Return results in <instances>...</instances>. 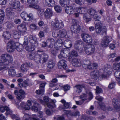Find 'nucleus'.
<instances>
[{"instance_id":"obj_1","label":"nucleus","mask_w":120,"mask_h":120,"mask_svg":"<svg viewBox=\"0 0 120 120\" xmlns=\"http://www.w3.org/2000/svg\"><path fill=\"white\" fill-rule=\"evenodd\" d=\"M82 66L85 69H87L90 70L96 69L98 67L97 63H91L90 61L89 60H83Z\"/></svg>"},{"instance_id":"obj_2","label":"nucleus","mask_w":120,"mask_h":120,"mask_svg":"<svg viewBox=\"0 0 120 120\" xmlns=\"http://www.w3.org/2000/svg\"><path fill=\"white\" fill-rule=\"evenodd\" d=\"M13 60L12 57L10 55L7 54H3L0 57V63H2L4 65L8 64Z\"/></svg>"},{"instance_id":"obj_3","label":"nucleus","mask_w":120,"mask_h":120,"mask_svg":"<svg viewBox=\"0 0 120 120\" xmlns=\"http://www.w3.org/2000/svg\"><path fill=\"white\" fill-rule=\"evenodd\" d=\"M51 24L54 27L58 29L61 28L64 26L63 22L61 20H58L56 18L52 20Z\"/></svg>"},{"instance_id":"obj_4","label":"nucleus","mask_w":120,"mask_h":120,"mask_svg":"<svg viewBox=\"0 0 120 120\" xmlns=\"http://www.w3.org/2000/svg\"><path fill=\"white\" fill-rule=\"evenodd\" d=\"M95 50L94 45L91 44L86 45L85 48V51L87 55H91L93 54Z\"/></svg>"},{"instance_id":"obj_5","label":"nucleus","mask_w":120,"mask_h":120,"mask_svg":"<svg viewBox=\"0 0 120 120\" xmlns=\"http://www.w3.org/2000/svg\"><path fill=\"white\" fill-rule=\"evenodd\" d=\"M14 94L16 95V98L18 100H22L25 97V93L24 90L22 89L19 90V91L17 90H15Z\"/></svg>"},{"instance_id":"obj_6","label":"nucleus","mask_w":120,"mask_h":120,"mask_svg":"<svg viewBox=\"0 0 120 120\" xmlns=\"http://www.w3.org/2000/svg\"><path fill=\"white\" fill-rule=\"evenodd\" d=\"M61 53L58 56L60 60L58 63V67L59 69H61L62 68L66 70L68 68V66L66 64L67 61L63 59H61Z\"/></svg>"},{"instance_id":"obj_7","label":"nucleus","mask_w":120,"mask_h":120,"mask_svg":"<svg viewBox=\"0 0 120 120\" xmlns=\"http://www.w3.org/2000/svg\"><path fill=\"white\" fill-rule=\"evenodd\" d=\"M111 69V66L110 65L105 66L103 69V72L101 75L102 77L104 78L110 75L112 73L110 71Z\"/></svg>"},{"instance_id":"obj_8","label":"nucleus","mask_w":120,"mask_h":120,"mask_svg":"<svg viewBox=\"0 0 120 120\" xmlns=\"http://www.w3.org/2000/svg\"><path fill=\"white\" fill-rule=\"evenodd\" d=\"M15 47V42L13 41H10L7 44V49L8 52H13Z\"/></svg>"},{"instance_id":"obj_9","label":"nucleus","mask_w":120,"mask_h":120,"mask_svg":"<svg viewBox=\"0 0 120 120\" xmlns=\"http://www.w3.org/2000/svg\"><path fill=\"white\" fill-rule=\"evenodd\" d=\"M96 31L97 33H100L101 31L103 33L106 35V29L104 28L102 29L101 24L99 22H98L95 24Z\"/></svg>"},{"instance_id":"obj_10","label":"nucleus","mask_w":120,"mask_h":120,"mask_svg":"<svg viewBox=\"0 0 120 120\" xmlns=\"http://www.w3.org/2000/svg\"><path fill=\"white\" fill-rule=\"evenodd\" d=\"M29 40L31 44L33 46L36 47L38 46V43L37 41V39L36 37L32 35H30L29 36Z\"/></svg>"},{"instance_id":"obj_11","label":"nucleus","mask_w":120,"mask_h":120,"mask_svg":"<svg viewBox=\"0 0 120 120\" xmlns=\"http://www.w3.org/2000/svg\"><path fill=\"white\" fill-rule=\"evenodd\" d=\"M82 43V41L78 40L77 41L75 45V49L79 52H81L83 51V48L81 47Z\"/></svg>"},{"instance_id":"obj_12","label":"nucleus","mask_w":120,"mask_h":120,"mask_svg":"<svg viewBox=\"0 0 120 120\" xmlns=\"http://www.w3.org/2000/svg\"><path fill=\"white\" fill-rule=\"evenodd\" d=\"M32 104L31 101L29 100L27 101L26 103L23 102H21L20 104V106L26 110H28L30 108V106H31Z\"/></svg>"},{"instance_id":"obj_13","label":"nucleus","mask_w":120,"mask_h":120,"mask_svg":"<svg viewBox=\"0 0 120 120\" xmlns=\"http://www.w3.org/2000/svg\"><path fill=\"white\" fill-rule=\"evenodd\" d=\"M71 28L72 31L75 33H78L80 31V27L78 24H76L73 25L71 26Z\"/></svg>"},{"instance_id":"obj_14","label":"nucleus","mask_w":120,"mask_h":120,"mask_svg":"<svg viewBox=\"0 0 120 120\" xmlns=\"http://www.w3.org/2000/svg\"><path fill=\"white\" fill-rule=\"evenodd\" d=\"M45 16L47 19H50L52 16L53 12L51 9L47 8L45 12Z\"/></svg>"},{"instance_id":"obj_15","label":"nucleus","mask_w":120,"mask_h":120,"mask_svg":"<svg viewBox=\"0 0 120 120\" xmlns=\"http://www.w3.org/2000/svg\"><path fill=\"white\" fill-rule=\"evenodd\" d=\"M15 0H11L9 4L12 7V9H16L19 7L20 4L19 1H17L15 2Z\"/></svg>"},{"instance_id":"obj_16","label":"nucleus","mask_w":120,"mask_h":120,"mask_svg":"<svg viewBox=\"0 0 120 120\" xmlns=\"http://www.w3.org/2000/svg\"><path fill=\"white\" fill-rule=\"evenodd\" d=\"M67 31L64 29H62L60 30L59 31V37L61 38H68L69 36L67 34Z\"/></svg>"},{"instance_id":"obj_17","label":"nucleus","mask_w":120,"mask_h":120,"mask_svg":"<svg viewBox=\"0 0 120 120\" xmlns=\"http://www.w3.org/2000/svg\"><path fill=\"white\" fill-rule=\"evenodd\" d=\"M5 110L6 111L5 114L7 115H8V114H11L12 111L10 110L8 107L2 106L0 108V111L1 112H4Z\"/></svg>"},{"instance_id":"obj_18","label":"nucleus","mask_w":120,"mask_h":120,"mask_svg":"<svg viewBox=\"0 0 120 120\" xmlns=\"http://www.w3.org/2000/svg\"><path fill=\"white\" fill-rule=\"evenodd\" d=\"M56 100H51L50 102H48L45 106H46L47 107L49 108L52 109L56 107V105L55 103L56 102Z\"/></svg>"},{"instance_id":"obj_19","label":"nucleus","mask_w":120,"mask_h":120,"mask_svg":"<svg viewBox=\"0 0 120 120\" xmlns=\"http://www.w3.org/2000/svg\"><path fill=\"white\" fill-rule=\"evenodd\" d=\"M63 41L61 39H59L57 40L54 44V47L55 48H59V49L62 45Z\"/></svg>"},{"instance_id":"obj_20","label":"nucleus","mask_w":120,"mask_h":120,"mask_svg":"<svg viewBox=\"0 0 120 120\" xmlns=\"http://www.w3.org/2000/svg\"><path fill=\"white\" fill-rule=\"evenodd\" d=\"M51 100H49V98L48 96H45L44 97L43 101L41 99H40L39 101L41 104L45 106L48 103V102H50Z\"/></svg>"},{"instance_id":"obj_21","label":"nucleus","mask_w":120,"mask_h":120,"mask_svg":"<svg viewBox=\"0 0 120 120\" xmlns=\"http://www.w3.org/2000/svg\"><path fill=\"white\" fill-rule=\"evenodd\" d=\"M64 113L68 116L70 115L71 116H79V112L76 111L75 112H71V111L64 110Z\"/></svg>"},{"instance_id":"obj_22","label":"nucleus","mask_w":120,"mask_h":120,"mask_svg":"<svg viewBox=\"0 0 120 120\" xmlns=\"http://www.w3.org/2000/svg\"><path fill=\"white\" fill-rule=\"evenodd\" d=\"M65 12L68 14L70 15L73 14L74 11L73 9V7L70 6L66 7L65 9Z\"/></svg>"},{"instance_id":"obj_23","label":"nucleus","mask_w":120,"mask_h":120,"mask_svg":"<svg viewBox=\"0 0 120 120\" xmlns=\"http://www.w3.org/2000/svg\"><path fill=\"white\" fill-rule=\"evenodd\" d=\"M12 8L11 7L8 8L6 10L7 14L10 17L12 18L14 15V13L12 10Z\"/></svg>"},{"instance_id":"obj_24","label":"nucleus","mask_w":120,"mask_h":120,"mask_svg":"<svg viewBox=\"0 0 120 120\" xmlns=\"http://www.w3.org/2000/svg\"><path fill=\"white\" fill-rule=\"evenodd\" d=\"M72 64V65L76 67H79L81 65L80 61L76 59H74L73 60Z\"/></svg>"},{"instance_id":"obj_25","label":"nucleus","mask_w":120,"mask_h":120,"mask_svg":"<svg viewBox=\"0 0 120 120\" xmlns=\"http://www.w3.org/2000/svg\"><path fill=\"white\" fill-rule=\"evenodd\" d=\"M41 63L43 64L46 62L48 60L49 58L48 55L44 53L41 55Z\"/></svg>"},{"instance_id":"obj_26","label":"nucleus","mask_w":120,"mask_h":120,"mask_svg":"<svg viewBox=\"0 0 120 120\" xmlns=\"http://www.w3.org/2000/svg\"><path fill=\"white\" fill-rule=\"evenodd\" d=\"M15 49L19 52L22 51L23 49V46L22 45L20 44L18 42H15Z\"/></svg>"},{"instance_id":"obj_27","label":"nucleus","mask_w":120,"mask_h":120,"mask_svg":"<svg viewBox=\"0 0 120 120\" xmlns=\"http://www.w3.org/2000/svg\"><path fill=\"white\" fill-rule=\"evenodd\" d=\"M41 54H35L34 58V61L38 64L41 63Z\"/></svg>"},{"instance_id":"obj_28","label":"nucleus","mask_w":120,"mask_h":120,"mask_svg":"<svg viewBox=\"0 0 120 120\" xmlns=\"http://www.w3.org/2000/svg\"><path fill=\"white\" fill-rule=\"evenodd\" d=\"M18 30L20 32L23 33L26 32V27L25 25L22 24L19 25L17 27Z\"/></svg>"},{"instance_id":"obj_29","label":"nucleus","mask_w":120,"mask_h":120,"mask_svg":"<svg viewBox=\"0 0 120 120\" xmlns=\"http://www.w3.org/2000/svg\"><path fill=\"white\" fill-rule=\"evenodd\" d=\"M69 0H60L59 3L62 7H64L68 6L70 4Z\"/></svg>"},{"instance_id":"obj_30","label":"nucleus","mask_w":120,"mask_h":120,"mask_svg":"<svg viewBox=\"0 0 120 120\" xmlns=\"http://www.w3.org/2000/svg\"><path fill=\"white\" fill-rule=\"evenodd\" d=\"M76 11L77 12L80 14H83V15L86 13L87 11L86 9L83 8H77Z\"/></svg>"},{"instance_id":"obj_31","label":"nucleus","mask_w":120,"mask_h":120,"mask_svg":"<svg viewBox=\"0 0 120 120\" xmlns=\"http://www.w3.org/2000/svg\"><path fill=\"white\" fill-rule=\"evenodd\" d=\"M20 68L22 71L23 72H26L28 69V64L26 63L22 64Z\"/></svg>"},{"instance_id":"obj_32","label":"nucleus","mask_w":120,"mask_h":120,"mask_svg":"<svg viewBox=\"0 0 120 120\" xmlns=\"http://www.w3.org/2000/svg\"><path fill=\"white\" fill-rule=\"evenodd\" d=\"M45 3L49 7L52 6L55 4L54 0H45Z\"/></svg>"},{"instance_id":"obj_33","label":"nucleus","mask_w":120,"mask_h":120,"mask_svg":"<svg viewBox=\"0 0 120 120\" xmlns=\"http://www.w3.org/2000/svg\"><path fill=\"white\" fill-rule=\"evenodd\" d=\"M59 50V48H54L49 49L50 52L52 55L54 56H55L57 54Z\"/></svg>"},{"instance_id":"obj_34","label":"nucleus","mask_w":120,"mask_h":120,"mask_svg":"<svg viewBox=\"0 0 120 120\" xmlns=\"http://www.w3.org/2000/svg\"><path fill=\"white\" fill-rule=\"evenodd\" d=\"M64 45L66 48L71 47L72 45L71 41L68 40H65L64 42Z\"/></svg>"},{"instance_id":"obj_35","label":"nucleus","mask_w":120,"mask_h":120,"mask_svg":"<svg viewBox=\"0 0 120 120\" xmlns=\"http://www.w3.org/2000/svg\"><path fill=\"white\" fill-rule=\"evenodd\" d=\"M83 95V96L82 97L83 98L82 99V100L75 101L77 105H82L84 101L87 99V98L86 97V94H84Z\"/></svg>"},{"instance_id":"obj_36","label":"nucleus","mask_w":120,"mask_h":120,"mask_svg":"<svg viewBox=\"0 0 120 120\" xmlns=\"http://www.w3.org/2000/svg\"><path fill=\"white\" fill-rule=\"evenodd\" d=\"M3 36L4 39L9 40L11 38V34L9 32L6 31L3 33Z\"/></svg>"},{"instance_id":"obj_37","label":"nucleus","mask_w":120,"mask_h":120,"mask_svg":"<svg viewBox=\"0 0 120 120\" xmlns=\"http://www.w3.org/2000/svg\"><path fill=\"white\" fill-rule=\"evenodd\" d=\"M83 18L86 22H87L91 20V18L86 13L83 15Z\"/></svg>"},{"instance_id":"obj_38","label":"nucleus","mask_w":120,"mask_h":120,"mask_svg":"<svg viewBox=\"0 0 120 120\" xmlns=\"http://www.w3.org/2000/svg\"><path fill=\"white\" fill-rule=\"evenodd\" d=\"M9 75L10 76L13 77L16 75L15 70L11 68L9 70Z\"/></svg>"},{"instance_id":"obj_39","label":"nucleus","mask_w":120,"mask_h":120,"mask_svg":"<svg viewBox=\"0 0 120 120\" xmlns=\"http://www.w3.org/2000/svg\"><path fill=\"white\" fill-rule=\"evenodd\" d=\"M55 64L52 60H50L49 61L48 65V67L49 69L53 68L55 66Z\"/></svg>"},{"instance_id":"obj_40","label":"nucleus","mask_w":120,"mask_h":120,"mask_svg":"<svg viewBox=\"0 0 120 120\" xmlns=\"http://www.w3.org/2000/svg\"><path fill=\"white\" fill-rule=\"evenodd\" d=\"M28 14L26 12L23 11L20 14V16L21 17L25 20L29 21V19H27L26 17H27Z\"/></svg>"},{"instance_id":"obj_41","label":"nucleus","mask_w":120,"mask_h":120,"mask_svg":"<svg viewBox=\"0 0 120 120\" xmlns=\"http://www.w3.org/2000/svg\"><path fill=\"white\" fill-rule=\"evenodd\" d=\"M6 26L8 29H10L13 27L14 24L11 22L8 21L5 23Z\"/></svg>"},{"instance_id":"obj_42","label":"nucleus","mask_w":120,"mask_h":120,"mask_svg":"<svg viewBox=\"0 0 120 120\" xmlns=\"http://www.w3.org/2000/svg\"><path fill=\"white\" fill-rule=\"evenodd\" d=\"M75 87L76 88V92L79 93L82 91V88L83 87L81 85H79L75 86Z\"/></svg>"},{"instance_id":"obj_43","label":"nucleus","mask_w":120,"mask_h":120,"mask_svg":"<svg viewBox=\"0 0 120 120\" xmlns=\"http://www.w3.org/2000/svg\"><path fill=\"white\" fill-rule=\"evenodd\" d=\"M20 36V33L18 31H15L14 32L13 36L15 39H19Z\"/></svg>"},{"instance_id":"obj_44","label":"nucleus","mask_w":120,"mask_h":120,"mask_svg":"<svg viewBox=\"0 0 120 120\" xmlns=\"http://www.w3.org/2000/svg\"><path fill=\"white\" fill-rule=\"evenodd\" d=\"M35 106H32L31 109L33 111H34L35 112H37L38 111V107H39L40 106V105L37 103H35Z\"/></svg>"},{"instance_id":"obj_45","label":"nucleus","mask_w":120,"mask_h":120,"mask_svg":"<svg viewBox=\"0 0 120 120\" xmlns=\"http://www.w3.org/2000/svg\"><path fill=\"white\" fill-rule=\"evenodd\" d=\"M101 109L104 111L106 109V107L105 104L102 102H100L98 103Z\"/></svg>"},{"instance_id":"obj_46","label":"nucleus","mask_w":120,"mask_h":120,"mask_svg":"<svg viewBox=\"0 0 120 120\" xmlns=\"http://www.w3.org/2000/svg\"><path fill=\"white\" fill-rule=\"evenodd\" d=\"M89 35L88 34L84 33L82 34H81V36L82 38V40L84 41V40H86L88 38Z\"/></svg>"},{"instance_id":"obj_47","label":"nucleus","mask_w":120,"mask_h":120,"mask_svg":"<svg viewBox=\"0 0 120 120\" xmlns=\"http://www.w3.org/2000/svg\"><path fill=\"white\" fill-rule=\"evenodd\" d=\"M34 45H30L26 47V49L29 51H33L35 49L34 48Z\"/></svg>"},{"instance_id":"obj_48","label":"nucleus","mask_w":120,"mask_h":120,"mask_svg":"<svg viewBox=\"0 0 120 120\" xmlns=\"http://www.w3.org/2000/svg\"><path fill=\"white\" fill-rule=\"evenodd\" d=\"M88 11L90 15L92 16H94L96 13L95 11L92 8L89 9Z\"/></svg>"},{"instance_id":"obj_49","label":"nucleus","mask_w":120,"mask_h":120,"mask_svg":"<svg viewBox=\"0 0 120 120\" xmlns=\"http://www.w3.org/2000/svg\"><path fill=\"white\" fill-rule=\"evenodd\" d=\"M55 11L57 13H60L62 11V8L60 6L56 5L54 7Z\"/></svg>"},{"instance_id":"obj_50","label":"nucleus","mask_w":120,"mask_h":120,"mask_svg":"<svg viewBox=\"0 0 120 120\" xmlns=\"http://www.w3.org/2000/svg\"><path fill=\"white\" fill-rule=\"evenodd\" d=\"M98 73L96 71H94L91 72L90 75L92 78L95 79L97 77Z\"/></svg>"},{"instance_id":"obj_51","label":"nucleus","mask_w":120,"mask_h":120,"mask_svg":"<svg viewBox=\"0 0 120 120\" xmlns=\"http://www.w3.org/2000/svg\"><path fill=\"white\" fill-rule=\"evenodd\" d=\"M38 2V0H27V2L31 4H37Z\"/></svg>"},{"instance_id":"obj_52","label":"nucleus","mask_w":120,"mask_h":120,"mask_svg":"<svg viewBox=\"0 0 120 120\" xmlns=\"http://www.w3.org/2000/svg\"><path fill=\"white\" fill-rule=\"evenodd\" d=\"M109 43V41L107 42L106 40H104L102 41L101 45L103 47H106L108 45Z\"/></svg>"},{"instance_id":"obj_53","label":"nucleus","mask_w":120,"mask_h":120,"mask_svg":"<svg viewBox=\"0 0 120 120\" xmlns=\"http://www.w3.org/2000/svg\"><path fill=\"white\" fill-rule=\"evenodd\" d=\"M86 40H84V41L86 43H92V39L90 35L89 36V37Z\"/></svg>"},{"instance_id":"obj_54","label":"nucleus","mask_w":120,"mask_h":120,"mask_svg":"<svg viewBox=\"0 0 120 120\" xmlns=\"http://www.w3.org/2000/svg\"><path fill=\"white\" fill-rule=\"evenodd\" d=\"M30 27L31 29L35 30H38L39 28L38 27L36 26V25L34 24L30 25Z\"/></svg>"},{"instance_id":"obj_55","label":"nucleus","mask_w":120,"mask_h":120,"mask_svg":"<svg viewBox=\"0 0 120 120\" xmlns=\"http://www.w3.org/2000/svg\"><path fill=\"white\" fill-rule=\"evenodd\" d=\"M114 69L116 70L120 69V62L119 63L115 64L114 66Z\"/></svg>"},{"instance_id":"obj_56","label":"nucleus","mask_w":120,"mask_h":120,"mask_svg":"<svg viewBox=\"0 0 120 120\" xmlns=\"http://www.w3.org/2000/svg\"><path fill=\"white\" fill-rule=\"evenodd\" d=\"M37 13L38 15L40 17L41 16L43 15V11L42 9L41 8L38 9L37 10Z\"/></svg>"},{"instance_id":"obj_57","label":"nucleus","mask_w":120,"mask_h":120,"mask_svg":"<svg viewBox=\"0 0 120 120\" xmlns=\"http://www.w3.org/2000/svg\"><path fill=\"white\" fill-rule=\"evenodd\" d=\"M24 41L23 43V45H28L29 41L28 40V38L26 36H25L24 38Z\"/></svg>"},{"instance_id":"obj_58","label":"nucleus","mask_w":120,"mask_h":120,"mask_svg":"<svg viewBox=\"0 0 120 120\" xmlns=\"http://www.w3.org/2000/svg\"><path fill=\"white\" fill-rule=\"evenodd\" d=\"M115 82H112L109 84L108 87L109 88L111 89L114 88L115 86Z\"/></svg>"},{"instance_id":"obj_59","label":"nucleus","mask_w":120,"mask_h":120,"mask_svg":"<svg viewBox=\"0 0 120 120\" xmlns=\"http://www.w3.org/2000/svg\"><path fill=\"white\" fill-rule=\"evenodd\" d=\"M70 105L69 103L67 102L65 103L64 105V107H61L62 109H67L69 107Z\"/></svg>"},{"instance_id":"obj_60","label":"nucleus","mask_w":120,"mask_h":120,"mask_svg":"<svg viewBox=\"0 0 120 120\" xmlns=\"http://www.w3.org/2000/svg\"><path fill=\"white\" fill-rule=\"evenodd\" d=\"M77 55L78 54L76 52L75 50L72 51L70 54V55L73 57L77 56Z\"/></svg>"},{"instance_id":"obj_61","label":"nucleus","mask_w":120,"mask_h":120,"mask_svg":"<svg viewBox=\"0 0 120 120\" xmlns=\"http://www.w3.org/2000/svg\"><path fill=\"white\" fill-rule=\"evenodd\" d=\"M96 93L97 94H100L102 91L101 89L99 87V86H97L96 87Z\"/></svg>"},{"instance_id":"obj_62","label":"nucleus","mask_w":120,"mask_h":120,"mask_svg":"<svg viewBox=\"0 0 120 120\" xmlns=\"http://www.w3.org/2000/svg\"><path fill=\"white\" fill-rule=\"evenodd\" d=\"M114 107L116 110L117 111L120 110V103L118 104L114 105Z\"/></svg>"},{"instance_id":"obj_63","label":"nucleus","mask_w":120,"mask_h":120,"mask_svg":"<svg viewBox=\"0 0 120 120\" xmlns=\"http://www.w3.org/2000/svg\"><path fill=\"white\" fill-rule=\"evenodd\" d=\"M115 75L116 78L120 79V71H117L115 73Z\"/></svg>"},{"instance_id":"obj_64","label":"nucleus","mask_w":120,"mask_h":120,"mask_svg":"<svg viewBox=\"0 0 120 120\" xmlns=\"http://www.w3.org/2000/svg\"><path fill=\"white\" fill-rule=\"evenodd\" d=\"M45 112L46 114L48 116H51L52 114V112L49 109H46L45 110Z\"/></svg>"}]
</instances>
